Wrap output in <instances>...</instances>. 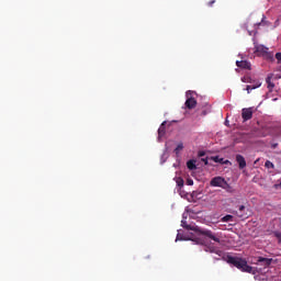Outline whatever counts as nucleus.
<instances>
[{
    "instance_id": "1",
    "label": "nucleus",
    "mask_w": 281,
    "mask_h": 281,
    "mask_svg": "<svg viewBox=\"0 0 281 281\" xmlns=\"http://www.w3.org/2000/svg\"><path fill=\"white\" fill-rule=\"evenodd\" d=\"M227 262L228 265H233V267H236V269H239V271H243L244 273L256 274V269L247 265V259L227 256Z\"/></svg>"
},
{
    "instance_id": "2",
    "label": "nucleus",
    "mask_w": 281,
    "mask_h": 281,
    "mask_svg": "<svg viewBox=\"0 0 281 281\" xmlns=\"http://www.w3.org/2000/svg\"><path fill=\"white\" fill-rule=\"evenodd\" d=\"M255 54L257 56H261L265 60H269V63H273V60H276L273 53L269 52V47L261 44L255 45Z\"/></svg>"
},
{
    "instance_id": "3",
    "label": "nucleus",
    "mask_w": 281,
    "mask_h": 281,
    "mask_svg": "<svg viewBox=\"0 0 281 281\" xmlns=\"http://www.w3.org/2000/svg\"><path fill=\"white\" fill-rule=\"evenodd\" d=\"M193 231L196 232V234H200L201 236H206V238L214 240V243H221V238H218V236L212 233V231L203 229L199 226H195Z\"/></svg>"
},
{
    "instance_id": "4",
    "label": "nucleus",
    "mask_w": 281,
    "mask_h": 281,
    "mask_svg": "<svg viewBox=\"0 0 281 281\" xmlns=\"http://www.w3.org/2000/svg\"><path fill=\"white\" fill-rule=\"evenodd\" d=\"M198 245H203L205 247L204 251H209V254H216L220 257L223 256L222 250L216 249V247H214V246H209L207 241L205 239L199 238L198 239Z\"/></svg>"
},
{
    "instance_id": "5",
    "label": "nucleus",
    "mask_w": 281,
    "mask_h": 281,
    "mask_svg": "<svg viewBox=\"0 0 281 281\" xmlns=\"http://www.w3.org/2000/svg\"><path fill=\"white\" fill-rule=\"evenodd\" d=\"M192 95V91L187 92V100H186V106L189 110L195 109L196 108V99H194Z\"/></svg>"
},
{
    "instance_id": "6",
    "label": "nucleus",
    "mask_w": 281,
    "mask_h": 281,
    "mask_svg": "<svg viewBox=\"0 0 281 281\" xmlns=\"http://www.w3.org/2000/svg\"><path fill=\"white\" fill-rule=\"evenodd\" d=\"M241 117L244 122H249L254 117V110L251 108H244L241 110Z\"/></svg>"
},
{
    "instance_id": "7",
    "label": "nucleus",
    "mask_w": 281,
    "mask_h": 281,
    "mask_svg": "<svg viewBox=\"0 0 281 281\" xmlns=\"http://www.w3.org/2000/svg\"><path fill=\"white\" fill-rule=\"evenodd\" d=\"M225 181L223 177H215L211 180L210 186H212V188H223Z\"/></svg>"
},
{
    "instance_id": "8",
    "label": "nucleus",
    "mask_w": 281,
    "mask_h": 281,
    "mask_svg": "<svg viewBox=\"0 0 281 281\" xmlns=\"http://www.w3.org/2000/svg\"><path fill=\"white\" fill-rule=\"evenodd\" d=\"M271 262H273V259L265 258V257H258L256 265H260L261 267H271Z\"/></svg>"
},
{
    "instance_id": "9",
    "label": "nucleus",
    "mask_w": 281,
    "mask_h": 281,
    "mask_svg": "<svg viewBox=\"0 0 281 281\" xmlns=\"http://www.w3.org/2000/svg\"><path fill=\"white\" fill-rule=\"evenodd\" d=\"M236 161H237L240 170H243L244 168H247V160H245V156L237 154Z\"/></svg>"
},
{
    "instance_id": "10",
    "label": "nucleus",
    "mask_w": 281,
    "mask_h": 281,
    "mask_svg": "<svg viewBox=\"0 0 281 281\" xmlns=\"http://www.w3.org/2000/svg\"><path fill=\"white\" fill-rule=\"evenodd\" d=\"M236 216H238V218L245 220V218H249V215H247V213H245V205H240L239 209L235 212Z\"/></svg>"
},
{
    "instance_id": "11",
    "label": "nucleus",
    "mask_w": 281,
    "mask_h": 281,
    "mask_svg": "<svg viewBox=\"0 0 281 281\" xmlns=\"http://www.w3.org/2000/svg\"><path fill=\"white\" fill-rule=\"evenodd\" d=\"M236 65L239 67V69H251V64L247 60L236 61Z\"/></svg>"
},
{
    "instance_id": "12",
    "label": "nucleus",
    "mask_w": 281,
    "mask_h": 281,
    "mask_svg": "<svg viewBox=\"0 0 281 281\" xmlns=\"http://www.w3.org/2000/svg\"><path fill=\"white\" fill-rule=\"evenodd\" d=\"M166 135V122H164L158 128V138L164 137Z\"/></svg>"
},
{
    "instance_id": "13",
    "label": "nucleus",
    "mask_w": 281,
    "mask_h": 281,
    "mask_svg": "<svg viewBox=\"0 0 281 281\" xmlns=\"http://www.w3.org/2000/svg\"><path fill=\"white\" fill-rule=\"evenodd\" d=\"M187 168L189 170H196V160H189V161H187Z\"/></svg>"
},
{
    "instance_id": "14",
    "label": "nucleus",
    "mask_w": 281,
    "mask_h": 281,
    "mask_svg": "<svg viewBox=\"0 0 281 281\" xmlns=\"http://www.w3.org/2000/svg\"><path fill=\"white\" fill-rule=\"evenodd\" d=\"M262 83L257 82L256 85L252 86H247L246 87V91H248V93H250V91H254V89H258L259 87H261Z\"/></svg>"
},
{
    "instance_id": "15",
    "label": "nucleus",
    "mask_w": 281,
    "mask_h": 281,
    "mask_svg": "<svg viewBox=\"0 0 281 281\" xmlns=\"http://www.w3.org/2000/svg\"><path fill=\"white\" fill-rule=\"evenodd\" d=\"M223 190H226V192H234V188H232L229 186V183H227V181L224 182L223 187H222Z\"/></svg>"
},
{
    "instance_id": "16",
    "label": "nucleus",
    "mask_w": 281,
    "mask_h": 281,
    "mask_svg": "<svg viewBox=\"0 0 281 281\" xmlns=\"http://www.w3.org/2000/svg\"><path fill=\"white\" fill-rule=\"evenodd\" d=\"M232 221H234V216L232 215H226L222 217V223H232Z\"/></svg>"
},
{
    "instance_id": "17",
    "label": "nucleus",
    "mask_w": 281,
    "mask_h": 281,
    "mask_svg": "<svg viewBox=\"0 0 281 281\" xmlns=\"http://www.w3.org/2000/svg\"><path fill=\"white\" fill-rule=\"evenodd\" d=\"M266 82L268 85V89H273V87H276V85L271 82V77H267Z\"/></svg>"
},
{
    "instance_id": "18",
    "label": "nucleus",
    "mask_w": 281,
    "mask_h": 281,
    "mask_svg": "<svg viewBox=\"0 0 281 281\" xmlns=\"http://www.w3.org/2000/svg\"><path fill=\"white\" fill-rule=\"evenodd\" d=\"M181 150H183V143H180L177 145L175 153L176 155H179V153H181Z\"/></svg>"
},
{
    "instance_id": "19",
    "label": "nucleus",
    "mask_w": 281,
    "mask_h": 281,
    "mask_svg": "<svg viewBox=\"0 0 281 281\" xmlns=\"http://www.w3.org/2000/svg\"><path fill=\"white\" fill-rule=\"evenodd\" d=\"M211 159L213 161H215V164H223V158H221L218 156H213V157H211Z\"/></svg>"
},
{
    "instance_id": "20",
    "label": "nucleus",
    "mask_w": 281,
    "mask_h": 281,
    "mask_svg": "<svg viewBox=\"0 0 281 281\" xmlns=\"http://www.w3.org/2000/svg\"><path fill=\"white\" fill-rule=\"evenodd\" d=\"M265 166H266L267 168H276V166L273 165V162H271L270 160H267V161L265 162Z\"/></svg>"
},
{
    "instance_id": "21",
    "label": "nucleus",
    "mask_w": 281,
    "mask_h": 281,
    "mask_svg": "<svg viewBox=\"0 0 281 281\" xmlns=\"http://www.w3.org/2000/svg\"><path fill=\"white\" fill-rule=\"evenodd\" d=\"M177 186H179V188H183V179L179 178L177 180Z\"/></svg>"
},
{
    "instance_id": "22",
    "label": "nucleus",
    "mask_w": 281,
    "mask_h": 281,
    "mask_svg": "<svg viewBox=\"0 0 281 281\" xmlns=\"http://www.w3.org/2000/svg\"><path fill=\"white\" fill-rule=\"evenodd\" d=\"M241 82H251V78L244 77V78H241Z\"/></svg>"
},
{
    "instance_id": "23",
    "label": "nucleus",
    "mask_w": 281,
    "mask_h": 281,
    "mask_svg": "<svg viewBox=\"0 0 281 281\" xmlns=\"http://www.w3.org/2000/svg\"><path fill=\"white\" fill-rule=\"evenodd\" d=\"M276 58L278 60V63H281V52L276 54Z\"/></svg>"
},
{
    "instance_id": "24",
    "label": "nucleus",
    "mask_w": 281,
    "mask_h": 281,
    "mask_svg": "<svg viewBox=\"0 0 281 281\" xmlns=\"http://www.w3.org/2000/svg\"><path fill=\"white\" fill-rule=\"evenodd\" d=\"M187 186H194V180L188 179L187 180Z\"/></svg>"
},
{
    "instance_id": "25",
    "label": "nucleus",
    "mask_w": 281,
    "mask_h": 281,
    "mask_svg": "<svg viewBox=\"0 0 281 281\" xmlns=\"http://www.w3.org/2000/svg\"><path fill=\"white\" fill-rule=\"evenodd\" d=\"M214 3H216L215 0L210 1V2H209V7L212 8V5H214Z\"/></svg>"
},
{
    "instance_id": "26",
    "label": "nucleus",
    "mask_w": 281,
    "mask_h": 281,
    "mask_svg": "<svg viewBox=\"0 0 281 281\" xmlns=\"http://www.w3.org/2000/svg\"><path fill=\"white\" fill-rule=\"evenodd\" d=\"M202 161H203V164H204V166H207V158H202Z\"/></svg>"
},
{
    "instance_id": "27",
    "label": "nucleus",
    "mask_w": 281,
    "mask_h": 281,
    "mask_svg": "<svg viewBox=\"0 0 281 281\" xmlns=\"http://www.w3.org/2000/svg\"><path fill=\"white\" fill-rule=\"evenodd\" d=\"M205 156V151H200L199 153V157H204Z\"/></svg>"
},
{
    "instance_id": "28",
    "label": "nucleus",
    "mask_w": 281,
    "mask_h": 281,
    "mask_svg": "<svg viewBox=\"0 0 281 281\" xmlns=\"http://www.w3.org/2000/svg\"><path fill=\"white\" fill-rule=\"evenodd\" d=\"M272 148H278V143L272 144Z\"/></svg>"
},
{
    "instance_id": "29",
    "label": "nucleus",
    "mask_w": 281,
    "mask_h": 281,
    "mask_svg": "<svg viewBox=\"0 0 281 281\" xmlns=\"http://www.w3.org/2000/svg\"><path fill=\"white\" fill-rule=\"evenodd\" d=\"M277 238H279V240H281V233H277Z\"/></svg>"
},
{
    "instance_id": "30",
    "label": "nucleus",
    "mask_w": 281,
    "mask_h": 281,
    "mask_svg": "<svg viewBox=\"0 0 281 281\" xmlns=\"http://www.w3.org/2000/svg\"><path fill=\"white\" fill-rule=\"evenodd\" d=\"M265 15L262 16V20H261V22L258 24V25H262V21H265Z\"/></svg>"
},
{
    "instance_id": "31",
    "label": "nucleus",
    "mask_w": 281,
    "mask_h": 281,
    "mask_svg": "<svg viewBox=\"0 0 281 281\" xmlns=\"http://www.w3.org/2000/svg\"><path fill=\"white\" fill-rule=\"evenodd\" d=\"M258 161H260V159H257V160L255 161V164H258Z\"/></svg>"
},
{
    "instance_id": "32",
    "label": "nucleus",
    "mask_w": 281,
    "mask_h": 281,
    "mask_svg": "<svg viewBox=\"0 0 281 281\" xmlns=\"http://www.w3.org/2000/svg\"><path fill=\"white\" fill-rule=\"evenodd\" d=\"M277 78H281V75L277 76Z\"/></svg>"
},
{
    "instance_id": "33",
    "label": "nucleus",
    "mask_w": 281,
    "mask_h": 281,
    "mask_svg": "<svg viewBox=\"0 0 281 281\" xmlns=\"http://www.w3.org/2000/svg\"><path fill=\"white\" fill-rule=\"evenodd\" d=\"M279 187L281 188V183L279 184Z\"/></svg>"
}]
</instances>
